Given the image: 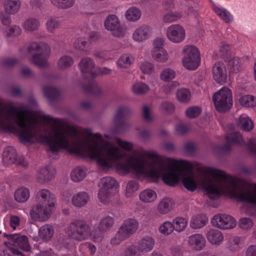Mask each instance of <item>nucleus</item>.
I'll return each instance as SVG.
<instances>
[{
    "instance_id": "f257e3e1",
    "label": "nucleus",
    "mask_w": 256,
    "mask_h": 256,
    "mask_svg": "<svg viewBox=\"0 0 256 256\" xmlns=\"http://www.w3.org/2000/svg\"><path fill=\"white\" fill-rule=\"evenodd\" d=\"M118 146L126 151L133 148L130 142L120 138L106 142L100 134H92V160L104 170L116 166L121 174H131L138 179L151 182H157L162 176L164 182L170 186H174L181 178L188 190H203L211 199L224 194L256 205V184L244 186L224 172L211 167L194 173L189 162H170L154 151L142 150L130 156L126 162L118 163L125 156Z\"/></svg>"
},
{
    "instance_id": "f03ea898",
    "label": "nucleus",
    "mask_w": 256,
    "mask_h": 256,
    "mask_svg": "<svg viewBox=\"0 0 256 256\" xmlns=\"http://www.w3.org/2000/svg\"><path fill=\"white\" fill-rule=\"evenodd\" d=\"M66 234L69 238L62 240L64 247L68 248L71 244V239L82 241L90 236V226L84 222L75 220L70 222L66 228Z\"/></svg>"
},
{
    "instance_id": "7ed1b4c3",
    "label": "nucleus",
    "mask_w": 256,
    "mask_h": 256,
    "mask_svg": "<svg viewBox=\"0 0 256 256\" xmlns=\"http://www.w3.org/2000/svg\"><path fill=\"white\" fill-rule=\"evenodd\" d=\"M30 50L38 52L34 54L31 58V62L39 68H45L48 66V60L50 54V48L46 43L43 42H32L29 47Z\"/></svg>"
},
{
    "instance_id": "20e7f679",
    "label": "nucleus",
    "mask_w": 256,
    "mask_h": 256,
    "mask_svg": "<svg viewBox=\"0 0 256 256\" xmlns=\"http://www.w3.org/2000/svg\"><path fill=\"white\" fill-rule=\"evenodd\" d=\"M213 101L216 110L224 112L232 106V95L231 90L227 87H222L213 96Z\"/></svg>"
},
{
    "instance_id": "39448f33",
    "label": "nucleus",
    "mask_w": 256,
    "mask_h": 256,
    "mask_svg": "<svg viewBox=\"0 0 256 256\" xmlns=\"http://www.w3.org/2000/svg\"><path fill=\"white\" fill-rule=\"evenodd\" d=\"M183 66L190 70H196L200 65V56L198 50L194 46L187 45L182 50Z\"/></svg>"
},
{
    "instance_id": "423d86ee",
    "label": "nucleus",
    "mask_w": 256,
    "mask_h": 256,
    "mask_svg": "<svg viewBox=\"0 0 256 256\" xmlns=\"http://www.w3.org/2000/svg\"><path fill=\"white\" fill-rule=\"evenodd\" d=\"M54 208L55 206L36 202L32 206L30 214L34 220L46 222L50 218Z\"/></svg>"
},
{
    "instance_id": "0eeeda50",
    "label": "nucleus",
    "mask_w": 256,
    "mask_h": 256,
    "mask_svg": "<svg viewBox=\"0 0 256 256\" xmlns=\"http://www.w3.org/2000/svg\"><path fill=\"white\" fill-rule=\"evenodd\" d=\"M164 40L160 38H156L152 42V48L150 50L152 58L156 62L166 63L170 58L168 52L164 48Z\"/></svg>"
},
{
    "instance_id": "6e6552de",
    "label": "nucleus",
    "mask_w": 256,
    "mask_h": 256,
    "mask_svg": "<svg viewBox=\"0 0 256 256\" xmlns=\"http://www.w3.org/2000/svg\"><path fill=\"white\" fill-rule=\"evenodd\" d=\"M104 27L116 37H123L126 32V26L122 24L118 17L115 14H110L104 20Z\"/></svg>"
},
{
    "instance_id": "1a4fd4ad",
    "label": "nucleus",
    "mask_w": 256,
    "mask_h": 256,
    "mask_svg": "<svg viewBox=\"0 0 256 256\" xmlns=\"http://www.w3.org/2000/svg\"><path fill=\"white\" fill-rule=\"evenodd\" d=\"M212 224L222 230H230L236 226V221L232 216L226 214H218L211 220Z\"/></svg>"
},
{
    "instance_id": "9d476101",
    "label": "nucleus",
    "mask_w": 256,
    "mask_h": 256,
    "mask_svg": "<svg viewBox=\"0 0 256 256\" xmlns=\"http://www.w3.org/2000/svg\"><path fill=\"white\" fill-rule=\"evenodd\" d=\"M168 39L172 43L180 44L186 38L184 28L180 24H172L167 28L166 32Z\"/></svg>"
},
{
    "instance_id": "9b49d317",
    "label": "nucleus",
    "mask_w": 256,
    "mask_h": 256,
    "mask_svg": "<svg viewBox=\"0 0 256 256\" xmlns=\"http://www.w3.org/2000/svg\"><path fill=\"white\" fill-rule=\"evenodd\" d=\"M152 34V28L148 24H142L134 30L132 38L134 42L140 44L150 39Z\"/></svg>"
},
{
    "instance_id": "f8f14e48",
    "label": "nucleus",
    "mask_w": 256,
    "mask_h": 256,
    "mask_svg": "<svg viewBox=\"0 0 256 256\" xmlns=\"http://www.w3.org/2000/svg\"><path fill=\"white\" fill-rule=\"evenodd\" d=\"M212 73L213 78L220 84H224L227 80V70L226 64L222 62H216L212 66Z\"/></svg>"
},
{
    "instance_id": "ddd939ff",
    "label": "nucleus",
    "mask_w": 256,
    "mask_h": 256,
    "mask_svg": "<svg viewBox=\"0 0 256 256\" xmlns=\"http://www.w3.org/2000/svg\"><path fill=\"white\" fill-rule=\"evenodd\" d=\"M17 157L15 148L12 146H7L4 149L2 153V163L4 166H8L12 164L22 165L24 166H26L25 162L21 163L20 160L17 159Z\"/></svg>"
},
{
    "instance_id": "4468645a",
    "label": "nucleus",
    "mask_w": 256,
    "mask_h": 256,
    "mask_svg": "<svg viewBox=\"0 0 256 256\" xmlns=\"http://www.w3.org/2000/svg\"><path fill=\"white\" fill-rule=\"evenodd\" d=\"M8 244L9 249L10 248L18 247L20 249L26 252L30 250V247L29 244L28 238L25 236H22L19 234H12L10 235L8 238Z\"/></svg>"
},
{
    "instance_id": "2eb2a0df",
    "label": "nucleus",
    "mask_w": 256,
    "mask_h": 256,
    "mask_svg": "<svg viewBox=\"0 0 256 256\" xmlns=\"http://www.w3.org/2000/svg\"><path fill=\"white\" fill-rule=\"evenodd\" d=\"M138 226L139 224L137 220L128 218L123 222L118 230L128 239L136 232Z\"/></svg>"
},
{
    "instance_id": "dca6fc26",
    "label": "nucleus",
    "mask_w": 256,
    "mask_h": 256,
    "mask_svg": "<svg viewBox=\"0 0 256 256\" xmlns=\"http://www.w3.org/2000/svg\"><path fill=\"white\" fill-rule=\"evenodd\" d=\"M136 245L142 256L152 251L155 246V240L152 236H146L139 240Z\"/></svg>"
},
{
    "instance_id": "f3484780",
    "label": "nucleus",
    "mask_w": 256,
    "mask_h": 256,
    "mask_svg": "<svg viewBox=\"0 0 256 256\" xmlns=\"http://www.w3.org/2000/svg\"><path fill=\"white\" fill-rule=\"evenodd\" d=\"M36 200V202L47 204L52 206H55L56 204L54 194L46 188L40 189L37 192Z\"/></svg>"
},
{
    "instance_id": "a211bd4d",
    "label": "nucleus",
    "mask_w": 256,
    "mask_h": 256,
    "mask_svg": "<svg viewBox=\"0 0 256 256\" xmlns=\"http://www.w3.org/2000/svg\"><path fill=\"white\" fill-rule=\"evenodd\" d=\"M188 246L191 250L200 251L204 248L206 246V240L204 236L200 234H194L190 236L188 239Z\"/></svg>"
},
{
    "instance_id": "6ab92c4d",
    "label": "nucleus",
    "mask_w": 256,
    "mask_h": 256,
    "mask_svg": "<svg viewBox=\"0 0 256 256\" xmlns=\"http://www.w3.org/2000/svg\"><path fill=\"white\" fill-rule=\"evenodd\" d=\"M56 174L55 169L52 167H45L40 169L37 172L36 178L40 184H45L50 181Z\"/></svg>"
},
{
    "instance_id": "aec40b11",
    "label": "nucleus",
    "mask_w": 256,
    "mask_h": 256,
    "mask_svg": "<svg viewBox=\"0 0 256 256\" xmlns=\"http://www.w3.org/2000/svg\"><path fill=\"white\" fill-rule=\"evenodd\" d=\"M206 236L209 243L214 246H220L224 240L223 234L216 229L210 228L207 230Z\"/></svg>"
},
{
    "instance_id": "412c9836",
    "label": "nucleus",
    "mask_w": 256,
    "mask_h": 256,
    "mask_svg": "<svg viewBox=\"0 0 256 256\" xmlns=\"http://www.w3.org/2000/svg\"><path fill=\"white\" fill-rule=\"evenodd\" d=\"M90 199L88 193L86 192H79L72 195L71 202L75 207L80 208L86 205Z\"/></svg>"
},
{
    "instance_id": "4be33fe9",
    "label": "nucleus",
    "mask_w": 256,
    "mask_h": 256,
    "mask_svg": "<svg viewBox=\"0 0 256 256\" xmlns=\"http://www.w3.org/2000/svg\"><path fill=\"white\" fill-rule=\"evenodd\" d=\"M78 66L82 74H89L92 76L95 74L94 70L95 68V64L91 58L86 57L82 58Z\"/></svg>"
},
{
    "instance_id": "5701e85b",
    "label": "nucleus",
    "mask_w": 256,
    "mask_h": 256,
    "mask_svg": "<svg viewBox=\"0 0 256 256\" xmlns=\"http://www.w3.org/2000/svg\"><path fill=\"white\" fill-rule=\"evenodd\" d=\"M3 8L8 13L14 15L17 14L21 8L20 0H4Z\"/></svg>"
},
{
    "instance_id": "b1692460",
    "label": "nucleus",
    "mask_w": 256,
    "mask_h": 256,
    "mask_svg": "<svg viewBox=\"0 0 256 256\" xmlns=\"http://www.w3.org/2000/svg\"><path fill=\"white\" fill-rule=\"evenodd\" d=\"M54 227L48 224H45L38 230V236L44 241L48 242L52 238L54 234Z\"/></svg>"
},
{
    "instance_id": "393cba45",
    "label": "nucleus",
    "mask_w": 256,
    "mask_h": 256,
    "mask_svg": "<svg viewBox=\"0 0 256 256\" xmlns=\"http://www.w3.org/2000/svg\"><path fill=\"white\" fill-rule=\"evenodd\" d=\"M98 186L100 188L110 192H116L118 183L116 180L110 176H106L101 178Z\"/></svg>"
},
{
    "instance_id": "a878e982",
    "label": "nucleus",
    "mask_w": 256,
    "mask_h": 256,
    "mask_svg": "<svg viewBox=\"0 0 256 256\" xmlns=\"http://www.w3.org/2000/svg\"><path fill=\"white\" fill-rule=\"evenodd\" d=\"M40 24L38 19L36 18H28L24 20L22 24L23 29L28 32H33L37 30L40 27Z\"/></svg>"
},
{
    "instance_id": "bb28decb",
    "label": "nucleus",
    "mask_w": 256,
    "mask_h": 256,
    "mask_svg": "<svg viewBox=\"0 0 256 256\" xmlns=\"http://www.w3.org/2000/svg\"><path fill=\"white\" fill-rule=\"evenodd\" d=\"M150 90L149 86L141 81H136L132 86L131 90L136 95L142 96Z\"/></svg>"
},
{
    "instance_id": "cd10ccee",
    "label": "nucleus",
    "mask_w": 256,
    "mask_h": 256,
    "mask_svg": "<svg viewBox=\"0 0 256 256\" xmlns=\"http://www.w3.org/2000/svg\"><path fill=\"white\" fill-rule=\"evenodd\" d=\"M244 244V240L242 237L234 236L228 239L227 244V248L231 252L239 251Z\"/></svg>"
},
{
    "instance_id": "c85d7f7f",
    "label": "nucleus",
    "mask_w": 256,
    "mask_h": 256,
    "mask_svg": "<svg viewBox=\"0 0 256 256\" xmlns=\"http://www.w3.org/2000/svg\"><path fill=\"white\" fill-rule=\"evenodd\" d=\"M14 196L17 202H24L30 198V191L27 188L20 187L16 190Z\"/></svg>"
},
{
    "instance_id": "c756f323",
    "label": "nucleus",
    "mask_w": 256,
    "mask_h": 256,
    "mask_svg": "<svg viewBox=\"0 0 256 256\" xmlns=\"http://www.w3.org/2000/svg\"><path fill=\"white\" fill-rule=\"evenodd\" d=\"M135 60L134 56L128 53L122 54L116 62L117 66L121 68H128L132 65Z\"/></svg>"
},
{
    "instance_id": "7c9ffc66",
    "label": "nucleus",
    "mask_w": 256,
    "mask_h": 256,
    "mask_svg": "<svg viewBox=\"0 0 256 256\" xmlns=\"http://www.w3.org/2000/svg\"><path fill=\"white\" fill-rule=\"evenodd\" d=\"M172 200L170 198H165L162 200L158 205V212L162 214H166L173 208Z\"/></svg>"
},
{
    "instance_id": "2f4dec72",
    "label": "nucleus",
    "mask_w": 256,
    "mask_h": 256,
    "mask_svg": "<svg viewBox=\"0 0 256 256\" xmlns=\"http://www.w3.org/2000/svg\"><path fill=\"white\" fill-rule=\"evenodd\" d=\"M207 222L208 218L204 214L194 215L191 218L190 226L192 228H200L204 226Z\"/></svg>"
},
{
    "instance_id": "473e14b6",
    "label": "nucleus",
    "mask_w": 256,
    "mask_h": 256,
    "mask_svg": "<svg viewBox=\"0 0 256 256\" xmlns=\"http://www.w3.org/2000/svg\"><path fill=\"white\" fill-rule=\"evenodd\" d=\"M124 16L128 21L135 22L140 19L142 16V12L139 8L132 6L126 10Z\"/></svg>"
},
{
    "instance_id": "72a5a7b5",
    "label": "nucleus",
    "mask_w": 256,
    "mask_h": 256,
    "mask_svg": "<svg viewBox=\"0 0 256 256\" xmlns=\"http://www.w3.org/2000/svg\"><path fill=\"white\" fill-rule=\"evenodd\" d=\"M140 200L145 203L152 202L157 198V194L155 191L151 189H146L140 193Z\"/></svg>"
},
{
    "instance_id": "f704fd0d",
    "label": "nucleus",
    "mask_w": 256,
    "mask_h": 256,
    "mask_svg": "<svg viewBox=\"0 0 256 256\" xmlns=\"http://www.w3.org/2000/svg\"><path fill=\"white\" fill-rule=\"evenodd\" d=\"M86 174V168L82 166H78L72 171L70 173V178L74 182H79L84 178Z\"/></svg>"
},
{
    "instance_id": "c9c22d12",
    "label": "nucleus",
    "mask_w": 256,
    "mask_h": 256,
    "mask_svg": "<svg viewBox=\"0 0 256 256\" xmlns=\"http://www.w3.org/2000/svg\"><path fill=\"white\" fill-rule=\"evenodd\" d=\"M238 125L244 130L250 131L254 128L252 120L246 114H242L238 122Z\"/></svg>"
},
{
    "instance_id": "e433bc0d",
    "label": "nucleus",
    "mask_w": 256,
    "mask_h": 256,
    "mask_svg": "<svg viewBox=\"0 0 256 256\" xmlns=\"http://www.w3.org/2000/svg\"><path fill=\"white\" fill-rule=\"evenodd\" d=\"M73 64L74 60L70 56L64 55L58 59L57 66L58 69L64 70L71 67Z\"/></svg>"
},
{
    "instance_id": "4c0bfd02",
    "label": "nucleus",
    "mask_w": 256,
    "mask_h": 256,
    "mask_svg": "<svg viewBox=\"0 0 256 256\" xmlns=\"http://www.w3.org/2000/svg\"><path fill=\"white\" fill-rule=\"evenodd\" d=\"M138 182L135 180L128 181L126 186L125 195L127 198L132 197L134 194L139 190Z\"/></svg>"
},
{
    "instance_id": "58836bf2",
    "label": "nucleus",
    "mask_w": 256,
    "mask_h": 256,
    "mask_svg": "<svg viewBox=\"0 0 256 256\" xmlns=\"http://www.w3.org/2000/svg\"><path fill=\"white\" fill-rule=\"evenodd\" d=\"M244 63V58L236 57L231 59L228 62L230 72L232 73L238 72L241 70Z\"/></svg>"
},
{
    "instance_id": "ea45409f",
    "label": "nucleus",
    "mask_w": 256,
    "mask_h": 256,
    "mask_svg": "<svg viewBox=\"0 0 256 256\" xmlns=\"http://www.w3.org/2000/svg\"><path fill=\"white\" fill-rule=\"evenodd\" d=\"M176 76L175 70L170 68H164L160 73V79L164 82H170L174 80Z\"/></svg>"
},
{
    "instance_id": "a19ab883",
    "label": "nucleus",
    "mask_w": 256,
    "mask_h": 256,
    "mask_svg": "<svg viewBox=\"0 0 256 256\" xmlns=\"http://www.w3.org/2000/svg\"><path fill=\"white\" fill-rule=\"evenodd\" d=\"M114 224V221L112 218L106 216L101 219L98 224V228L100 230L106 232L112 227Z\"/></svg>"
},
{
    "instance_id": "79ce46f5",
    "label": "nucleus",
    "mask_w": 256,
    "mask_h": 256,
    "mask_svg": "<svg viewBox=\"0 0 256 256\" xmlns=\"http://www.w3.org/2000/svg\"><path fill=\"white\" fill-rule=\"evenodd\" d=\"M116 256H142L136 244H130L121 252H117Z\"/></svg>"
},
{
    "instance_id": "37998d69",
    "label": "nucleus",
    "mask_w": 256,
    "mask_h": 256,
    "mask_svg": "<svg viewBox=\"0 0 256 256\" xmlns=\"http://www.w3.org/2000/svg\"><path fill=\"white\" fill-rule=\"evenodd\" d=\"M240 104L246 108H252L256 106V98L251 95H244L238 99Z\"/></svg>"
},
{
    "instance_id": "c03bdc74",
    "label": "nucleus",
    "mask_w": 256,
    "mask_h": 256,
    "mask_svg": "<svg viewBox=\"0 0 256 256\" xmlns=\"http://www.w3.org/2000/svg\"><path fill=\"white\" fill-rule=\"evenodd\" d=\"M176 96L178 100L182 103L188 102L191 98V93L188 89L182 88L176 91Z\"/></svg>"
},
{
    "instance_id": "a18cd8bd",
    "label": "nucleus",
    "mask_w": 256,
    "mask_h": 256,
    "mask_svg": "<svg viewBox=\"0 0 256 256\" xmlns=\"http://www.w3.org/2000/svg\"><path fill=\"white\" fill-rule=\"evenodd\" d=\"M73 46L75 49L82 52H88L89 49V44L83 37L77 38L74 40Z\"/></svg>"
},
{
    "instance_id": "49530a36",
    "label": "nucleus",
    "mask_w": 256,
    "mask_h": 256,
    "mask_svg": "<svg viewBox=\"0 0 256 256\" xmlns=\"http://www.w3.org/2000/svg\"><path fill=\"white\" fill-rule=\"evenodd\" d=\"M172 224L174 230L178 232H181L186 227L188 222L183 218L177 217L173 220Z\"/></svg>"
},
{
    "instance_id": "de8ad7c7",
    "label": "nucleus",
    "mask_w": 256,
    "mask_h": 256,
    "mask_svg": "<svg viewBox=\"0 0 256 256\" xmlns=\"http://www.w3.org/2000/svg\"><path fill=\"white\" fill-rule=\"evenodd\" d=\"M60 25V21L53 17H50L46 20V27L47 31L54 34Z\"/></svg>"
},
{
    "instance_id": "09e8293b",
    "label": "nucleus",
    "mask_w": 256,
    "mask_h": 256,
    "mask_svg": "<svg viewBox=\"0 0 256 256\" xmlns=\"http://www.w3.org/2000/svg\"><path fill=\"white\" fill-rule=\"evenodd\" d=\"M182 17V14L178 12H170L163 16L162 21L166 24H170L178 21Z\"/></svg>"
},
{
    "instance_id": "8fccbe9b",
    "label": "nucleus",
    "mask_w": 256,
    "mask_h": 256,
    "mask_svg": "<svg viewBox=\"0 0 256 256\" xmlns=\"http://www.w3.org/2000/svg\"><path fill=\"white\" fill-rule=\"evenodd\" d=\"M254 225L253 220L250 218H242L238 222V227L244 231L249 230L253 227Z\"/></svg>"
},
{
    "instance_id": "3c124183",
    "label": "nucleus",
    "mask_w": 256,
    "mask_h": 256,
    "mask_svg": "<svg viewBox=\"0 0 256 256\" xmlns=\"http://www.w3.org/2000/svg\"><path fill=\"white\" fill-rule=\"evenodd\" d=\"M112 194V192L100 188L98 197L102 202L106 204L110 201Z\"/></svg>"
},
{
    "instance_id": "603ef678",
    "label": "nucleus",
    "mask_w": 256,
    "mask_h": 256,
    "mask_svg": "<svg viewBox=\"0 0 256 256\" xmlns=\"http://www.w3.org/2000/svg\"><path fill=\"white\" fill-rule=\"evenodd\" d=\"M140 70L144 74L150 75L155 71L154 64L149 62L145 61L140 64Z\"/></svg>"
},
{
    "instance_id": "864d4df0",
    "label": "nucleus",
    "mask_w": 256,
    "mask_h": 256,
    "mask_svg": "<svg viewBox=\"0 0 256 256\" xmlns=\"http://www.w3.org/2000/svg\"><path fill=\"white\" fill-rule=\"evenodd\" d=\"M159 232L164 235L168 236L174 230L172 222L166 221L163 222L158 228Z\"/></svg>"
},
{
    "instance_id": "5fc2aeb1",
    "label": "nucleus",
    "mask_w": 256,
    "mask_h": 256,
    "mask_svg": "<svg viewBox=\"0 0 256 256\" xmlns=\"http://www.w3.org/2000/svg\"><path fill=\"white\" fill-rule=\"evenodd\" d=\"M215 12L226 22H229L232 19L230 14L224 8L215 6L214 7Z\"/></svg>"
},
{
    "instance_id": "6e6d98bb",
    "label": "nucleus",
    "mask_w": 256,
    "mask_h": 256,
    "mask_svg": "<svg viewBox=\"0 0 256 256\" xmlns=\"http://www.w3.org/2000/svg\"><path fill=\"white\" fill-rule=\"evenodd\" d=\"M52 4L62 8H68L73 6L75 0H50Z\"/></svg>"
},
{
    "instance_id": "4d7b16f0",
    "label": "nucleus",
    "mask_w": 256,
    "mask_h": 256,
    "mask_svg": "<svg viewBox=\"0 0 256 256\" xmlns=\"http://www.w3.org/2000/svg\"><path fill=\"white\" fill-rule=\"evenodd\" d=\"M226 140L228 144H242V138L240 134L236 132L228 134L226 136Z\"/></svg>"
},
{
    "instance_id": "13d9d810",
    "label": "nucleus",
    "mask_w": 256,
    "mask_h": 256,
    "mask_svg": "<svg viewBox=\"0 0 256 256\" xmlns=\"http://www.w3.org/2000/svg\"><path fill=\"white\" fill-rule=\"evenodd\" d=\"M128 238L118 230L116 234L110 240V244L113 246L120 244L122 242Z\"/></svg>"
},
{
    "instance_id": "bf43d9fd",
    "label": "nucleus",
    "mask_w": 256,
    "mask_h": 256,
    "mask_svg": "<svg viewBox=\"0 0 256 256\" xmlns=\"http://www.w3.org/2000/svg\"><path fill=\"white\" fill-rule=\"evenodd\" d=\"M102 232H104L100 230L98 228V230H94L92 231L90 230V236L88 238L91 239L94 242H100L103 238Z\"/></svg>"
},
{
    "instance_id": "052dcab7",
    "label": "nucleus",
    "mask_w": 256,
    "mask_h": 256,
    "mask_svg": "<svg viewBox=\"0 0 256 256\" xmlns=\"http://www.w3.org/2000/svg\"><path fill=\"white\" fill-rule=\"evenodd\" d=\"M201 112L200 108L194 106L188 108L186 111V114L190 118H194L198 116Z\"/></svg>"
},
{
    "instance_id": "680f3d73",
    "label": "nucleus",
    "mask_w": 256,
    "mask_h": 256,
    "mask_svg": "<svg viewBox=\"0 0 256 256\" xmlns=\"http://www.w3.org/2000/svg\"><path fill=\"white\" fill-rule=\"evenodd\" d=\"M22 32V28L19 26L13 25L8 30L7 35L10 36H20Z\"/></svg>"
},
{
    "instance_id": "e2e57ef3",
    "label": "nucleus",
    "mask_w": 256,
    "mask_h": 256,
    "mask_svg": "<svg viewBox=\"0 0 256 256\" xmlns=\"http://www.w3.org/2000/svg\"><path fill=\"white\" fill-rule=\"evenodd\" d=\"M10 14L4 11L0 12V20L2 24L4 26H8L12 22Z\"/></svg>"
},
{
    "instance_id": "0e129e2a",
    "label": "nucleus",
    "mask_w": 256,
    "mask_h": 256,
    "mask_svg": "<svg viewBox=\"0 0 256 256\" xmlns=\"http://www.w3.org/2000/svg\"><path fill=\"white\" fill-rule=\"evenodd\" d=\"M160 110L164 112L170 114L174 111V106L171 102H164L161 104Z\"/></svg>"
},
{
    "instance_id": "69168bd1",
    "label": "nucleus",
    "mask_w": 256,
    "mask_h": 256,
    "mask_svg": "<svg viewBox=\"0 0 256 256\" xmlns=\"http://www.w3.org/2000/svg\"><path fill=\"white\" fill-rule=\"evenodd\" d=\"M152 106H144L142 109L143 116L146 121H150L152 120V116L151 114Z\"/></svg>"
},
{
    "instance_id": "338daca9",
    "label": "nucleus",
    "mask_w": 256,
    "mask_h": 256,
    "mask_svg": "<svg viewBox=\"0 0 256 256\" xmlns=\"http://www.w3.org/2000/svg\"><path fill=\"white\" fill-rule=\"evenodd\" d=\"M81 247L82 248H84L86 250L89 252L90 254L92 256H93L95 254L96 250V248L95 246L88 242L82 243L81 244Z\"/></svg>"
},
{
    "instance_id": "774afa93",
    "label": "nucleus",
    "mask_w": 256,
    "mask_h": 256,
    "mask_svg": "<svg viewBox=\"0 0 256 256\" xmlns=\"http://www.w3.org/2000/svg\"><path fill=\"white\" fill-rule=\"evenodd\" d=\"M0 256H24L23 254L18 250L14 249L13 248H10V252H7L4 251Z\"/></svg>"
}]
</instances>
